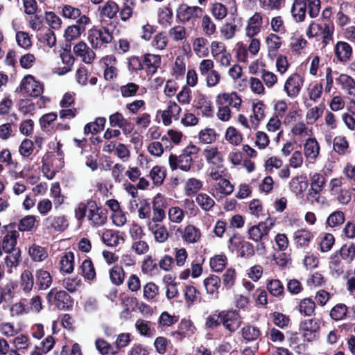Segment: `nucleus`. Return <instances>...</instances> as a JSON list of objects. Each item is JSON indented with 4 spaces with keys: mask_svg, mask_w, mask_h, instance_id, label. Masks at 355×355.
Segmentation results:
<instances>
[{
    "mask_svg": "<svg viewBox=\"0 0 355 355\" xmlns=\"http://www.w3.org/2000/svg\"><path fill=\"white\" fill-rule=\"evenodd\" d=\"M74 214L80 223L87 218L89 225L94 227L104 225L107 220V210L93 200L79 202L75 207Z\"/></svg>",
    "mask_w": 355,
    "mask_h": 355,
    "instance_id": "1",
    "label": "nucleus"
},
{
    "mask_svg": "<svg viewBox=\"0 0 355 355\" xmlns=\"http://www.w3.org/2000/svg\"><path fill=\"white\" fill-rule=\"evenodd\" d=\"M308 14L310 17H316L320 10V0H307ZM306 0H294L291 15L297 22L304 21L306 17Z\"/></svg>",
    "mask_w": 355,
    "mask_h": 355,
    "instance_id": "2",
    "label": "nucleus"
},
{
    "mask_svg": "<svg viewBox=\"0 0 355 355\" xmlns=\"http://www.w3.org/2000/svg\"><path fill=\"white\" fill-rule=\"evenodd\" d=\"M88 42L94 49H102L110 43L113 39L112 35L105 27L100 29H91L88 32Z\"/></svg>",
    "mask_w": 355,
    "mask_h": 355,
    "instance_id": "3",
    "label": "nucleus"
},
{
    "mask_svg": "<svg viewBox=\"0 0 355 355\" xmlns=\"http://www.w3.org/2000/svg\"><path fill=\"white\" fill-rule=\"evenodd\" d=\"M275 223V218H268L265 221L251 226L248 230L249 239L255 242H260L268 236Z\"/></svg>",
    "mask_w": 355,
    "mask_h": 355,
    "instance_id": "4",
    "label": "nucleus"
},
{
    "mask_svg": "<svg viewBox=\"0 0 355 355\" xmlns=\"http://www.w3.org/2000/svg\"><path fill=\"white\" fill-rule=\"evenodd\" d=\"M20 90L28 96L37 97L43 93L44 87L33 76L27 75L21 82Z\"/></svg>",
    "mask_w": 355,
    "mask_h": 355,
    "instance_id": "5",
    "label": "nucleus"
},
{
    "mask_svg": "<svg viewBox=\"0 0 355 355\" xmlns=\"http://www.w3.org/2000/svg\"><path fill=\"white\" fill-rule=\"evenodd\" d=\"M91 24L90 18L83 15L78 21L77 24L69 26L64 31V36L67 41H73L78 39L85 33L86 26Z\"/></svg>",
    "mask_w": 355,
    "mask_h": 355,
    "instance_id": "6",
    "label": "nucleus"
},
{
    "mask_svg": "<svg viewBox=\"0 0 355 355\" xmlns=\"http://www.w3.org/2000/svg\"><path fill=\"white\" fill-rule=\"evenodd\" d=\"M202 12L203 10L200 7L182 4L177 10V17L182 23L194 21L201 17Z\"/></svg>",
    "mask_w": 355,
    "mask_h": 355,
    "instance_id": "7",
    "label": "nucleus"
},
{
    "mask_svg": "<svg viewBox=\"0 0 355 355\" xmlns=\"http://www.w3.org/2000/svg\"><path fill=\"white\" fill-rule=\"evenodd\" d=\"M303 84V77L299 73H293L286 79L284 90L288 97L294 98L299 95Z\"/></svg>",
    "mask_w": 355,
    "mask_h": 355,
    "instance_id": "8",
    "label": "nucleus"
},
{
    "mask_svg": "<svg viewBox=\"0 0 355 355\" xmlns=\"http://www.w3.org/2000/svg\"><path fill=\"white\" fill-rule=\"evenodd\" d=\"M220 322L225 329L234 332L241 324L239 315L234 311H223L220 312Z\"/></svg>",
    "mask_w": 355,
    "mask_h": 355,
    "instance_id": "9",
    "label": "nucleus"
},
{
    "mask_svg": "<svg viewBox=\"0 0 355 355\" xmlns=\"http://www.w3.org/2000/svg\"><path fill=\"white\" fill-rule=\"evenodd\" d=\"M70 296L64 291H57L52 288L46 295L49 303L54 302L59 309L67 308L70 303Z\"/></svg>",
    "mask_w": 355,
    "mask_h": 355,
    "instance_id": "10",
    "label": "nucleus"
},
{
    "mask_svg": "<svg viewBox=\"0 0 355 355\" xmlns=\"http://www.w3.org/2000/svg\"><path fill=\"white\" fill-rule=\"evenodd\" d=\"M202 156L210 166H221L223 164V153L216 146H207L202 151Z\"/></svg>",
    "mask_w": 355,
    "mask_h": 355,
    "instance_id": "11",
    "label": "nucleus"
},
{
    "mask_svg": "<svg viewBox=\"0 0 355 355\" xmlns=\"http://www.w3.org/2000/svg\"><path fill=\"white\" fill-rule=\"evenodd\" d=\"M73 53L80 57L83 62L86 64H91L96 58V53L93 49L89 48L84 42H79L73 48Z\"/></svg>",
    "mask_w": 355,
    "mask_h": 355,
    "instance_id": "12",
    "label": "nucleus"
},
{
    "mask_svg": "<svg viewBox=\"0 0 355 355\" xmlns=\"http://www.w3.org/2000/svg\"><path fill=\"white\" fill-rule=\"evenodd\" d=\"M161 65V57L159 55L146 53L143 56V69L148 76H153Z\"/></svg>",
    "mask_w": 355,
    "mask_h": 355,
    "instance_id": "13",
    "label": "nucleus"
},
{
    "mask_svg": "<svg viewBox=\"0 0 355 355\" xmlns=\"http://www.w3.org/2000/svg\"><path fill=\"white\" fill-rule=\"evenodd\" d=\"M184 135L178 130L169 129L166 134L161 137L162 141L165 144L166 150H171L174 146H178L182 141Z\"/></svg>",
    "mask_w": 355,
    "mask_h": 355,
    "instance_id": "14",
    "label": "nucleus"
},
{
    "mask_svg": "<svg viewBox=\"0 0 355 355\" xmlns=\"http://www.w3.org/2000/svg\"><path fill=\"white\" fill-rule=\"evenodd\" d=\"M7 230V233L3 238L2 249L6 253L11 252L17 245V240L19 236V231L15 230H10L11 225L4 226Z\"/></svg>",
    "mask_w": 355,
    "mask_h": 355,
    "instance_id": "15",
    "label": "nucleus"
},
{
    "mask_svg": "<svg viewBox=\"0 0 355 355\" xmlns=\"http://www.w3.org/2000/svg\"><path fill=\"white\" fill-rule=\"evenodd\" d=\"M44 225L48 230H53L55 232H63L69 224L64 216H49L44 220Z\"/></svg>",
    "mask_w": 355,
    "mask_h": 355,
    "instance_id": "16",
    "label": "nucleus"
},
{
    "mask_svg": "<svg viewBox=\"0 0 355 355\" xmlns=\"http://www.w3.org/2000/svg\"><path fill=\"white\" fill-rule=\"evenodd\" d=\"M216 103L220 105H227L239 110L241 105V98L236 92L222 93L216 96Z\"/></svg>",
    "mask_w": 355,
    "mask_h": 355,
    "instance_id": "17",
    "label": "nucleus"
},
{
    "mask_svg": "<svg viewBox=\"0 0 355 355\" xmlns=\"http://www.w3.org/2000/svg\"><path fill=\"white\" fill-rule=\"evenodd\" d=\"M168 162L173 171L180 168L182 171H188L191 168L193 159L192 157L184 156L182 154L180 156L171 155L168 158Z\"/></svg>",
    "mask_w": 355,
    "mask_h": 355,
    "instance_id": "18",
    "label": "nucleus"
},
{
    "mask_svg": "<svg viewBox=\"0 0 355 355\" xmlns=\"http://www.w3.org/2000/svg\"><path fill=\"white\" fill-rule=\"evenodd\" d=\"M334 53L337 60L345 64L352 58V48L347 42L339 41L334 46Z\"/></svg>",
    "mask_w": 355,
    "mask_h": 355,
    "instance_id": "19",
    "label": "nucleus"
},
{
    "mask_svg": "<svg viewBox=\"0 0 355 355\" xmlns=\"http://www.w3.org/2000/svg\"><path fill=\"white\" fill-rule=\"evenodd\" d=\"M181 107L173 101H169L166 110L162 112L161 117L165 125H169L172 123V118L178 120L181 112Z\"/></svg>",
    "mask_w": 355,
    "mask_h": 355,
    "instance_id": "20",
    "label": "nucleus"
},
{
    "mask_svg": "<svg viewBox=\"0 0 355 355\" xmlns=\"http://www.w3.org/2000/svg\"><path fill=\"white\" fill-rule=\"evenodd\" d=\"M263 24V17L259 12H255L248 20L245 27V35L253 37L261 31Z\"/></svg>",
    "mask_w": 355,
    "mask_h": 355,
    "instance_id": "21",
    "label": "nucleus"
},
{
    "mask_svg": "<svg viewBox=\"0 0 355 355\" xmlns=\"http://www.w3.org/2000/svg\"><path fill=\"white\" fill-rule=\"evenodd\" d=\"M103 242L109 247H116L125 241L123 233L112 230H106L102 234Z\"/></svg>",
    "mask_w": 355,
    "mask_h": 355,
    "instance_id": "22",
    "label": "nucleus"
},
{
    "mask_svg": "<svg viewBox=\"0 0 355 355\" xmlns=\"http://www.w3.org/2000/svg\"><path fill=\"white\" fill-rule=\"evenodd\" d=\"M147 227L153 234L156 242L162 243L168 240V232L164 225L154 222H148Z\"/></svg>",
    "mask_w": 355,
    "mask_h": 355,
    "instance_id": "23",
    "label": "nucleus"
},
{
    "mask_svg": "<svg viewBox=\"0 0 355 355\" xmlns=\"http://www.w3.org/2000/svg\"><path fill=\"white\" fill-rule=\"evenodd\" d=\"M304 337L309 341L315 338L316 333L320 329V324L316 319L305 320L301 324Z\"/></svg>",
    "mask_w": 355,
    "mask_h": 355,
    "instance_id": "24",
    "label": "nucleus"
},
{
    "mask_svg": "<svg viewBox=\"0 0 355 355\" xmlns=\"http://www.w3.org/2000/svg\"><path fill=\"white\" fill-rule=\"evenodd\" d=\"M230 243L232 247H240L239 253L241 257H250L254 253V246L252 243L245 241H241L236 236L230 239Z\"/></svg>",
    "mask_w": 355,
    "mask_h": 355,
    "instance_id": "25",
    "label": "nucleus"
},
{
    "mask_svg": "<svg viewBox=\"0 0 355 355\" xmlns=\"http://www.w3.org/2000/svg\"><path fill=\"white\" fill-rule=\"evenodd\" d=\"M196 328L192 322L189 320H182L178 330L173 333V336L177 340H181L185 337H189L195 332Z\"/></svg>",
    "mask_w": 355,
    "mask_h": 355,
    "instance_id": "26",
    "label": "nucleus"
},
{
    "mask_svg": "<svg viewBox=\"0 0 355 355\" xmlns=\"http://www.w3.org/2000/svg\"><path fill=\"white\" fill-rule=\"evenodd\" d=\"M320 145L315 138H309L304 144V154L306 159L315 161L320 154Z\"/></svg>",
    "mask_w": 355,
    "mask_h": 355,
    "instance_id": "27",
    "label": "nucleus"
},
{
    "mask_svg": "<svg viewBox=\"0 0 355 355\" xmlns=\"http://www.w3.org/2000/svg\"><path fill=\"white\" fill-rule=\"evenodd\" d=\"M266 105L261 101L253 104V114L250 116V123L252 129H257L260 121L265 118Z\"/></svg>",
    "mask_w": 355,
    "mask_h": 355,
    "instance_id": "28",
    "label": "nucleus"
},
{
    "mask_svg": "<svg viewBox=\"0 0 355 355\" xmlns=\"http://www.w3.org/2000/svg\"><path fill=\"white\" fill-rule=\"evenodd\" d=\"M100 16L103 18L112 19L116 17L119 12L118 4L113 1H107L106 3L98 7Z\"/></svg>",
    "mask_w": 355,
    "mask_h": 355,
    "instance_id": "29",
    "label": "nucleus"
},
{
    "mask_svg": "<svg viewBox=\"0 0 355 355\" xmlns=\"http://www.w3.org/2000/svg\"><path fill=\"white\" fill-rule=\"evenodd\" d=\"M306 107L308 108L306 113V121L307 124H313L317 120L320 118L325 110V105L324 103H320L318 105L311 107L310 105L307 104Z\"/></svg>",
    "mask_w": 355,
    "mask_h": 355,
    "instance_id": "30",
    "label": "nucleus"
},
{
    "mask_svg": "<svg viewBox=\"0 0 355 355\" xmlns=\"http://www.w3.org/2000/svg\"><path fill=\"white\" fill-rule=\"evenodd\" d=\"M201 237L200 230L193 225H187L182 234V238L187 243H195Z\"/></svg>",
    "mask_w": 355,
    "mask_h": 355,
    "instance_id": "31",
    "label": "nucleus"
},
{
    "mask_svg": "<svg viewBox=\"0 0 355 355\" xmlns=\"http://www.w3.org/2000/svg\"><path fill=\"white\" fill-rule=\"evenodd\" d=\"M59 266L61 272L70 274L74 269V254L72 252H67L60 257Z\"/></svg>",
    "mask_w": 355,
    "mask_h": 355,
    "instance_id": "32",
    "label": "nucleus"
},
{
    "mask_svg": "<svg viewBox=\"0 0 355 355\" xmlns=\"http://www.w3.org/2000/svg\"><path fill=\"white\" fill-rule=\"evenodd\" d=\"M208 40L202 37H196L192 43L195 54L199 58H205L209 55Z\"/></svg>",
    "mask_w": 355,
    "mask_h": 355,
    "instance_id": "33",
    "label": "nucleus"
},
{
    "mask_svg": "<svg viewBox=\"0 0 355 355\" xmlns=\"http://www.w3.org/2000/svg\"><path fill=\"white\" fill-rule=\"evenodd\" d=\"M337 82L348 95L355 96V80L351 76L342 73L337 78Z\"/></svg>",
    "mask_w": 355,
    "mask_h": 355,
    "instance_id": "34",
    "label": "nucleus"
},
{
    "mask_svg": "<svg viewBox=\"0 0 355 355\" xmlns=\"http://www.w3.org/2000/svg\"><path fill=\"white\" fill-rule=\"evenodd\" d=\"M293 239L297 245L306 247L309 245V243L313 239V234L307 229L302 228L294 232Z\"/></svg>",
    "mask_w": 355,
    "mask_h": 355,
    "instance_id": "35",
    "label": "nucleus"
},
{
    "mask_svg": "<svg viewBox=\"0 0 355 355\" xmlns=\"http://www.w3.org/2000/svg\"><path fill=\"white\" fill-rule=\"evenodd\" d=\"M28 254L33 261L41 262L48 257L45 248L37 244H32L28 248Z\"/></svg>",
    "mask_w": 355,
    "mask_h": 355,
    "instance_id": "36",
    "label": "nucleus"
},
{
    "mask_svg": "<svg viewBox=\"0 0 355 355\" xmlns=\"http://www.w3.org/2000/svg\"><path fill=\"white\" fill-rule=\"evenodd\" d=\"M35 277L39 289L46 290L51 285L52 277L48 271L42 269L37 270H36Z\"/></svg>",
    "mask_w": 355,
    "mask_h": 355,
    "instance_id": "37",
    "label": "nucleus"
},
{
    "mask_svg": "<svg viewBox=\"0 0 355 355\" xmlns=\"http://www.w3.org/2000/svg\"><path fill=\"white\" fill-rule=\"evenodd\" d=\"M34 279L32 272L25 270L20 276V288L24 293H28L33 287Z\"/></svg>",
    "mask_w": 355,
    "mask_h": 355,
    "instance_id": "38",
    "label": "nucleus"
},
{
    "mask_svg": "<svg viewBox=\"0 0 355 355\" xmlns=\"http://www.w3.org/2000/svg\"><path fill=\"white\" fill-rule=\"evenodd\" d=\"M311 188L312 191L316 193H320L324 187L326 179L324 176L319 173H313L310 174Z\"/></svg>",
    "mask_w": 355,
    "mask_h": 355,
    "instance_id": "39",
    "label": "nucleus"
},
{
    "mask_svg": "<svg viewBox=\"0 0 355 355\" xmlns=\"http://www.w3.org/2000/svg\"><path fill=\"white\" fill-rule=\"evenodd\" d=\"M218 134L214 128H206L198 132V139L203 144H211L217 139Z\"/></svg>",
    "mask_w": 355,
    "mask_h": 355,
    "instance_id": "40",
    "label": "nucleus"
},
{
    "mask_svg": "<svg viewBox=\"0 0 355 355\" xmlns=\"http://www.w3.org/2000/svg\"><path fill=\"white\" fill-rule=\"evenodd\" d=\"M168 36L173 42H182L187 38L186 28L182 25H176L168 30Z\"/></svg>",
    "mask_w": 355,
    "mask_h": 355,
    "instance_id": "41",
    "label": "nucleus"
},
{
    "mask_svg": "<svg viewBox=\"0 0 355 355\" xmlns=\"http://www.w3.org/2000/svg\"><path fill=\"white\" fill-rule=\"evenodd\" d=\"M204 286L208 294L217 295L220 286V279L216 275H210L205 279Z\"/></svg>",
    "mask_w": 355,
    "mask_h": 355,
    "instance_id": "42",
    "label": "nucleus"
},
{
    "mask_svg": "<svg viewBox=\"0 0 355 355\" xmlns=\"http://www.w3.org/2000/svg\"><path fill=\"white\" fill-rule=\"evenodd\" d=\"M62 15L66 19L76 20V23L80 18L83 17L81 10L78 8L73 7L71 5H64L62 8Z\"/></svg>",
    "mask_w": 355,
    "mask_h": 355,
    "instance_id": "43",
    "label": "nucleus"
},
{
    "mask_svg": "<svg viewBox=\"0 0 355 355\" xmlns=\"http://www.w3.org/2000/svg\"><path fill=\"white\" fill-rule=\"evenodd\" d=\"M106 119L104 117H98L94 122L89 123L84 128L85 134H96L103 130Z\"/></svg>",
    "mask_w": 355,
    "mask_h": 355,
    "instance_id": "44",
    "label": "nucleus"
},
{
    "mask_svg": "<svg viewBox=\"0 0 355 355\" xmlns=\"http://www.w3.org/2000/svg\"><path fill=\"white\" fill-rule=\"evenodd\" d=\"M315 309V302L310 298L302 300L298 305L300 313L305 316H311Z\"/></svg>",
    "mask_w": 355,
    "mask_h": 355,
    "instance_id": "45",
    "label": "nucleus"
},
{
    "mask_svg": "<svg viewBox=\"0 0 355 355\" xmlns=\"http://www.w3.org/2000/svg\"><path fill=\"white\" fill-rule=\"evenodd\" d=\"M227 259L223 254H218L211 258L209 265L212 270L219 272L223 270L227 264Z\"/></svg>",
    "mask_w": 355,
    "mask_h": 355,
    "instance_id": "46",
    "label": "nucleus"
},
{
    "mask_svg": "<svg viewBox=\"0 0 355 355\" xmlns=\"http://www.w3.org/2000/svg\"><path fill=\"white\" fill-rule=\"evenodd\" d=\"M225 140L230 144L238 146L242 142V135L235 128L230 126L226 130Z\"/></svg>",
    "mask_w": 355,
    "mask_h": 355,
    "instance_id": "47",
    "label": "nucleus"
},
{
    "mask_svg": "<svg viewBox=\"0 0 355 355\" xmlns=\"http://www.w3.org/2000/svg\"><path fill=\"white\" fill-rule=\"evenodd\" d=\"M135 328L141 336L151 337L155 335L154 329L150 327V322L143 319L137 320Z\"/></svg>",
    "mask_w": 355,
    "mask_h": 355,
    "instance_id": "48",
    "label": "nucleus"
},
{
    "mask_svg": "<svg viewBox=\"0 0 355 355\" xmlns=\"http://www.w3.org/2000/svg\"><path fill=\"white\" fill-rule=\"evenodd\" d=\"M345 214L340 210L332 212L327 219V224L330 227H336L343 225L345 222Z\"/></svg>",
    "mask_w": 355,
    "mask_h": 355,
    "instance_id": "49",
    "label": "nucleus"
},
{
    "mask_svg": "<svg viewBox=\"0 0 355 355\" xmlns=\"http://www.w3.org/2000/svg\"><path fill=\"white\" fill-rule=\"evenodd\" d=\"M347 306L345 304H337L331 309L330 317L336 321L344 320L347 315Z\"/></svg>",
    "mask_w": 355,
    "mask_h": 355,
    "instance_id": "50",
    "label": "nucleus"
},
{
    "mask_svg": "<svg viewBox=\"0 0 355 355\" xmlns=\"http://www.w3.org/2000/svg\"><path fill=\"white\" fill-rule=\"evenodd\" d=\"M243 338L247 341H254L261 336L260 330L254 326L246 325L241 329Z\"/></svg>",
    "mask_w": 355,
    "mask_h": 355,
    "instance_id": "51",
    "label": "nucleus"
},
{
    "mask_svg": "<svg viewBox=\"0 0 355 355\" xmlns=\"http://www.w3.org/2000/svg\"><path fill=\"white\" fill-rule=\"evenodd\" d=\"M196 203L205 211H209L214 206L215 202L208 194L200 193L196 198Z\"/></svg>",
    "mask_w": 355,
    "mask_h": 355,
    "instance_id": "52",
    "label": "nucleus"
},
{
    "mask_svg": "<svg viewBox=\"0 0 355 355\" xmlns=\"http://www.w3.org/2000/svg\"><path fill=\"white\" fill-rule=\"evenodd\" d=\"M81 273L87 280H92L96 277V271L94 265L90 259H85L83 261L81 266Z\"/></svg>",
    "mask_w": 355,
    "mask_h": 355,
    "instance_id": "53",
    "label": "nucleus"
},
{
    "mask_svg": "<svg viewBox=\"0 0 355 355\" xmlns=\"http://www.w3.org/2000/svg\"><path fill=\"white\" fill-rule=\"evenodd\" d=\"M323 91L322 83H315L309 85L307 89L309 99L315 103L321 98Z\"/></svg>",
    "mask_w": 355,
    "mask_h": 355,
    "instance_id": "54",
    "label": "nucleus"
},
{
    "mask_svg": "<svg viewBox=\"0 0 355 355\" xmlns=\"http://www.w3.org/2000/svg\"><path fill=\"white\" fill-rule=\"evenodd\" d=\"M125 277V273L122 267L115 266L110 270V278L111 282L115 285H121Z\"/></svg>",
    "mask_w": 355,
    "mask_h": 355,
    "instance_id": "55",
    "label": "nucleus"
},
{
    "mask_svg": "<svg viewBox=\"0 0 355 355\" xmlns=\"http://www.w3.org/2000/svg\"><path fill=\"white\" fill-rule=\"evenodd\" d=\"M210 11L214 17L219 21L223 20L227 15V8L219 2L212 3Z\"/></svg>",
    "mask_w": 355,
    "mask_h": 355,
    "instance_id": "56",
    "label": "nucleus"
},
{
    "mask_svg": "<svg viewBox=\"0 0 355 355\" xmlns=\"http://www.w3.org/2000/svg\"><path fill=\"white\" fill-rule=\"evenodd\" d=\"M123 7L119 12L121 21H127L132 15L135 0H124Z\"/></svg>",
    "mask_w": 355,
    "mask_h": 355,
    "instance_id": "57",
    "label": "nucleus"
},
{
    "mask_svg": "<svg viewBox=\"0 0 355 355\" xmlns=\"http://www.w3.org/2000/svg\"><path fill=\"white\" fill-rule=\"evenodd\" d=\"M165 148V144L161 141H154L148 144L147 146L148 152L153 157H159L164 153Z\"/></svg>",
    "mask_w": 355,
    "mask_h": 355,
    "instance_id": "58",
    "label": "nucleus"
},
{
    "mask_svg": "<svg viewBox=\"0 0 355 355\" xmlns=\"http://www.w3.org/2000/svg\"><path fill=\"white\" fill-rule=\"evenodd\" d=\"M202 183L200 180L196 178L189 179L184 186L185 193L188 196L196 193L202 187Z\"/></svg>",
    "mask_w": 355,
    "mask_h": 355,
    "instance_id": "59",
    "label": "nucleus"
},
{
    "mask_svg": "<svg viewBox=\"0 0 355 355\" xmlns=\"http://www.w3.org/2000/svg\"><path fill=\"white\" fill-rule=\"evenodd\" d=\"M12 343L17 350L22 352L28 349L31 345L29 337L24 334H20L15 337Z\"/></svg>",
    "mask_w": 355,
    "mask_h": 355,
    "instance_id": "60",
    "label": "nucleus"
},
{
    "mask_svg": "<svg viewBox=\"0 0 355 355\" xmlns=\"http://www.w3.org/2000/svg\"><path fill=\"white\" fill-rule=\"evenodd\" d=\"M202 29L207 36H211L216 33V26L209 15H205L202 17Z\"/></svg>",
    "mask_w": 355,
    "mask_h": 355,
    "instance_id": "61",
    "label": "nucleus"
},
{
    "mask_svg": "<svg viewBox=\"0 0 355 355\" xmlns=\"http://www.w3.org/2000/svg\"><path fill=\"white\" fill-rule=\"evenodd\" d=\"M165 171L159 166H155L150 171L149 176L156 185L161 184L165 178Z\"/></svg>",
    "mask_w": 355,
    "mask_h": 355,
    "instance_id": "62",
    "label": "nucleus"
},
{
    "mask_svg": "<svg viewBox=\"0 0 355 355\" xmlns=\"http://www.w3.org/2000/svg\"><path fill=\"white\" fill-rule=\"evenodd\" d=\"M36 222V216L34 215H28L21 218L18 224V230L21 232L31 230Z\"/></svg>",
    "mask_w": 355,
    "mask_h": 355,
    "instance_id": "63",
    "label": "nucleus"
},
{
    "mask_svg": "<svg viewBox=\"0 0 355 355\" xmlns=\"http://www.w3.org/2000/svg\"><path fill=\"white\" fill-rule=\"evenodd\" d=\"M236 30L237 26L234 22H226L220 27V31L225 40H230L235 36Z\"/></svg>",
    "mask_w": 355,
    "mask_h": 355,
    "instance_id": "64",
    "label": "nucleus"
}]
</instances>
